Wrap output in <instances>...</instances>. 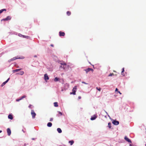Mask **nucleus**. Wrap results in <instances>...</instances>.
Returning <instances> with one entry per match:
<instances>
[{
	"instance_id": "nucleus-1",
	"label": "nucleus",
	"mask_w": 146,
	"mask_h": 146,
	"mask_svg": "<svg viewBox=\"0 0 146 146\" xmlns=\"http://www.w3.org/2000/svg\"><path fill=\"white\" fill-rule=\"evenodd\" d=\"M77 89V86H75L74 88H73L72 90V92H71L70 93V94H73V95L76 94V91Z\"/></svg>"
},
{
	"instance_id": "nucleus-2",
	"label": "nucleus",
	"mask_w": 146,
	"mask_h": 146,
	"mask_svg": "<svg viewBox=\"0 0 146 146\" xmlns=\"http://www.w3.org/2000/svg\"><path fill=\"white\" fill-rule=\"evenodd\" d=\"M24 58L23 57H22V58H20V57L18 58V57H14L12 58L11 59H10V60H9L8 62H10L11 61L14 60H16V59H23Z\"/></svg>"
},
{
	"instance_id": "nucleus-3",
	"label": "nucleus",
	"mask_w": 146,
	"mask_h": 146,
	"mask_svg": "<svg viewBox=\"0 0 146 146\" xmlns=\"http://www.w3.org/2000/svg\"><path fill=\"white\" fill-rule=\"evenodd\" d=\"M44 80L47 82V81L49 79V78L48 74H45L44 75Z\"/></svg>"
},
{
	"instance_id": "nucleus-4",
	"label": "nucleus",
	"mask_w": 146,
	"mask_h": 146,
	"mask_svg": "<svg viewBox=\"0 0 146 146\" xmlns=\"http://www.w3.org/2000/svg\"><path fill=\"white\" fill-rule=\"evenodd\" d=\"M31 114L32 116V117L33 118H34L35 117L36 114L33 110H31Z\"/></svg>"
},
{
	"instance_id": "nucleus-5",
	"label": "nucleus",
	"mask_w": 146,
	"mask_h": 146,
	"mask_svg": "<svg viewBox=\"0 0 146 146\" xmlns=\"http://www.w3.org/2000/svg\"><path fill=\"white\" fill-rule=\"evenodd\" d=\"M60 64L62 65H63V66L62 68H63L64 69H65V68L66 67V63L64 62H62L60 63Z\"/></svg>"
},
{
	"instance_id": "nucleus-6",
	"label": "nucleus",
	"mask_w": 146,
	"mask_h": 146,
	"mask_svg": "<svg viewBox=\"0 0 146 146\" xmlns=\"http://www.w3.org/2000/svg\"><path fill=\"white\" fill-rule=\"evenodd\" d=\"M84 70H85V71H86V73H87L88 72H89L90 71H93V70L91 68H88L87 69H84Z\"/></svg>"
},
{
	"instance_id": "nucleus-7",
	"label": "nucleus",
	"mask_w": 146,
	"mask_h": 146,
	"mask_svg": "<svg viewBox=\"0 0 146 146\" xmlns=\"http://www.w3.org/2000/svg\"><path fill=\"white\" fill-rule=\"evenodd\" d=\"M115 125H117L119 124V122L116 120H113L112 122Z\"/></svg>"
},
{
	"instance_id": "nucleus-8",
	"label": "nucleus",
	"mask_w": 146,
	"mask_h": 146,
	"mask_svg": "<svg viewBox=\"0 0 146 146\" xmlns=\"http://www.w3.org/2000/svg\"><path fill=\"white\" fill-rule=\"evenodd\" d=\"M124 139L126 141H127L128 142L130 143H131V140L130 139H129L128 138H127V136H125V137H124Z\"/></svg>"
},
{
	"instance_id": "nucleus-9",
	"label": "nucleus",
	"mask_w": 146,
	"mask_h": 146,
	"mask_svg": "<svg viewBox=\"0 0 146 146\" xmlns=\"http://www.w3.org/2000/svg\"><path fill=\"white\" fill-rule=\"evenodd\" d=\"M97 118V116L96 115H94L93 116H92L90 118V119L91 120H95Z\"/></svg>"
},
{
	"instance_id": "nucleus-10",
	"label": "nucleus",
	"mask_w": 146,
	"mask_h": 146,
	"mask_svg": "<svg viewBox=\"0 0 146 146\" xmlns=\"http://www.w3.org/2000/svg\"><path fill=\"white\" fill-rule=\"evenodd\" d=\"M11 18L10 16H8L6 18L3 19L2 20H3L4 21H7L10 20Z\"/></svg>"
},
{
	"instance_id": "nucleus-11",
	"label": "nucleus",
	"mask_w": 146,
	"mask_h": 146,
	"mask_svg": "<svg viewBox=\"0 0 146 146\" xmlns=\"http://www.w3.org/2000/svg\"><path fill=\"white\" fill-rule=\"evenodd\" d=\"M10 79V78H8L7 80L6 81H5V82H3L1 84V86L2 87L7 82L9 81V80Z\"/></svg>"
},
{
	"instance_id": "nucleus-12",
	"label": "nucleus",
	"mask_w": 146,
	"mask_h": 146,
	"mask_svg": "<svg viewBox=\"0 0 146 146\" xmlns=\"http://www.w3.org/2000/svg\"><path fill=\"white\" fill-rule=\"evenodd\" d=\"M7 131L8 133V135L9 136L11 134V131L9 128H8L7 129Z\"/></svg>"
},
{
	"instance_id": "nucleus-13",
	"label": "nucleus",
	"mask_w": 146,
	"mask_h": 146,
	"mask_svg": "<svg viewBox=\"0 0 146 146\" xmlns=\"http://www.w3.org/2000/svg\"><path fill=\"white\" fill-rule=\"evenodd\" d=\"M59 35L60 36H64L65 35V33L61 31L59 32Z\"/></svg>"
},
{
	"instance_id": "nucleus-14",
	"label": "nucleus",
	"mask_w": 146,
	"mask_h": 146,
	"mask_svg": "<svg viewBox=\"0 0 146 146\" xmlns=\"http://www.w3.org/2000/svg\"><path fill=\"white\" fill-rule=\"evenodd\" d=\"M21 69H16L15 70H13L12 71V72L13 73H15V72H17L20 70Z\"/></svg>"
},
{
	"instance_id": "nucleus-15",
	"label": "nucleus",
	"mask_w": 146,
	"mask_h": 146,
	"mask_svg": "<svg viewBox=\"0 0 146 146\" xmlns=\"http://www.w3.org/2000/svg\"><path fill=\"white\" fill-rule=\"evenodd\" d=\"M8 118L9 119H13V117L12 115L11 114H9L8 116Z\"/></svg>"
},
{
	"instance_id": "nucleus-16",
	"label": "nucleus",
	"mask_w": 146,
	"mask_h": 146,
	"mask_svg": "<svg viewBox=\"0 0 146 146\" xmlns=\"http://www.w3.org/2000/svg\"><path fill=\"white\" fill-rule=\"evenodd\" d=\"M58 113L59 114H57V116H58V117H59L60 116H61V115H62V112H60V111H58Z\"/></svg>"
},
{
	"instance_id": "nucleus-17",
	"label": "nucleus",
	"mask_w": 146,
	"mask_h": 146,
	"mask_svg": "<svg viewBox=\"0 0 146 146\" xmlns=\"http://www.w3.org/2000/svg\"><path fill=\"white\" fill-rule=\"evenodd\" d=\"M24 73V72L23 71H21L20 72V73H18L17 74H20L21 75H23Z\"/></svg>"
},
{
	"instance_id": "nucleus-18",
	"label": "nucleus",
	"mask_w": 146,
	"mask_h": 146,
	"mask_svg": "<svg viewBox=\"0 0 146 146\" xmlns=\"http://www.w3.org/2000/svg\"><path fill=\"white\" fill-rule=\"evenodd\" d=\"M52 123L51 122H48L47 124V126L48 127H51L52 126Z\"/></svg>"
},
{
	"instance_id": "nucleus-19",
	"label": "nucleus",
	"mask_w": 146,
	"mask_h": 146,
	"mask_svg": "<svg viewBox=\"0 0 146 146\" xmlns=\"http://www.w3.org/2000/svg\"><path fill=\"white\" fill-rule=\"evenodd\" d=\"M57 131H58V132L59 133H61L62 132V130L61 129L59 128H58L57 129Z\"/></svg>"
},
{
	"instance_id": "nucleus-20",
	"label": "nucleus",
	"mask_w": 146,
	"mask_h": 146,
	"mask_svg": "<svg viewBox=\"0 0 146 146\" xmlns=\"http://www.w3.org/2000/svg\"><path fill=\"white\" fill-rule=\"evenodd\" d=\"M59 80V78H58L57 77H56L54 79V81L55 82H57Z\"/></svg>"
},
{
	"instance_id": "nucleus-21",
	"label": "nucleus",
	"mask_w": 146,
	"mask_h": 146,
	"mask_svg": "<svg viewBox=\"0 0 146 146\" xmlns=\"http://www.w3.org/2000/svg\"><path fill=\"white\" fill-rule=\"evenodd\" d=\"M26 97V96L25 95H24L23 96L20 98H20V100H22L24 98H25Z\"/></svg>"
},
{
	"instance_id": "nucleus-22",
	"label": "nucleus",
	"mask_w": 146,
	"mask_h": 146,
	"mask_svg": "<svg viewBox=\"0 0 146 146\" xmlns=\"http://www.w3.org/2000/svg\"><path fill=\"white\" fill-rule=\"evenodd\" d=\"M74 143V141L73 140H71L70 141H69V143H70L71 145H73Z\"/></svg>"
},
{
	"instance_id": "nucleus-23",
	"label": "nucleus",
	"mask_w": 146,
	"mask_h": 146,
	"mask_svg": "<svg viewBox=\"0 0 146 146\" xmlns=\"http://www.w3.org/2000/svg\"><path fill=\"white\" fill-rule=\"evenodd\" d=\"M6 10L5 9H3L0 10V14L2 13L4 11H6Z\"/></svg>"
},
{
	"instance_id": "nucleus-24",
	"label": "nucleus",
	"mask_w": 146,
	"mask_h": 146,
	"mask_svg": "<svg viewBox=\"0 0 146 146\" xmlns=\"http://www.w3.org/2000/svg\"><path fill=\"white\" fill-rule=\"evenodd\" d=\"M54 106L55 107H57L58 106V103L57 102H54Z\"/></svg>"
},
{
	"instance_id": "nucleus-25",
	"label": "nucleus",
	"mask_w": 146,
	"mask_h": 146,
	"mask_svg": "<svg viewBox=\"0 0 146 146\" xmlns=\"http://www.w3.org/2000/svg\"><path fill=\"white\" fill-rule=\"evenodd\" d=\"M111 124L110 123H108V127L110 128H111Z\"/></svg>"
},
{
	"instance_id": "nucleus-26",
	"label": "nucleus",
	"mask_w": 146,
	"mask_h": 146,
	"mask_svg": "<svg viewBox=\"0 0 146 146\" xmlns=\"http://www.w3.org/2000/svg\"><path fill=\"white\" fill-rule=\"evenodd\" d=\"M67 14L68 15H70L71 14V12L69 11H67Z\"/></svg>"
},
{
	"instance_id": "nucleus-27",
	"label": "nucleus",
	"mask_w": 146,
	"mask_h": 146,
	"mask_svg": "<svg viewBox=\"0 0 146 146\" xmlns=\"http://www.w3.org/2000/svg\"><path fill=\"white\" fill-rule=\"evenodd\" d=\"M96 89L98 90L99 91H100L101 90V88H98V87H96Z\"/></svg>"
},
{
	"instance_id": "nucleus-28",
	"label": "nucleus",
	"mask_w": 146,
	"mask_h": 146,
	"mask_svg": "<svg viewBox=\"0 0 146 146\" xmlns=\"http://www.w3.org/2000/svg\"><path fill=\"white\" fill-rule=\"evenodd\" d=\"M114 75L113 73H111L108 76H111Z\"/></svg>"
},
{
	"instance_id": "nucleus-29",
	"label": "nucleus",
	"mask_w": 146,
	"mask_h": 146,
	"mask_svg": "<svg viewBox=\"0 0 146 146\" xmlns=\"http://www.w3.org/2000/svg\"><path fill=\"white\" fill-rule=\"evenodd\" d=\"M124 68H122V70L121 72V75H123V72H124Z\"/></svg>"
},
{
	"instance_id": "nucleus-30",
	"label": "nucleus",
	"mask_w": 146,
	"mask_h": 146,
	"mask_svg": "<svg viewBox=\"0 0 146 146\" xmlns=\"http://www.w3.org/2000/svg\"><path fill=\"white\" fill-rule=\"evenodd\" d=\"M23 37L24 38H29V36H25V35H23Z\"/></svg>"
},
{
	"instance_id": "nucleus-31",
	"label": "nucleus",
	"mask_w": 146,
	"mask_h": 146,
	"mask_svg": "<svg viewBox=\"0 0 146 146\" xmlns=\"http://www.w3.org/2000/svg\"><path fill=\"white\" fill-rule=\"evenodd\" d=\"M21 100L20 99V98L17 99L16 100V101L17 102H19V101Z\"/></svg>"
},
{
	"instance_id": "nucleus-32",
	"label": "nucleus",
	"mask_w": 146,
	"mask_h": 146,
	"mask_svg": "<svg viewBox=\"0 0 146 146\" xmlns=\"http://www.w3.org/2000/svg\"><path fill=\"white\" fill-rule=\"evenodd\" d=\"M82 83H83V84H88V83H86V82H82Z\"/></svg>"
},
{
	"instance_id": "nucleus-33",
	"label": "nucleus",
	"mask_w": 146,
	"mask_h": 146,
	"mask_svg": "<svg viewBox=\"0 0 146 146\" xmlns=\"http://www.w3.org/2000/svg\"><path fill=\"white\" fill-rule=\"evenodd\" d=\"M53 118H50V121H52L53 120Z\"/></svg>"
},
{
	"instance_id": "nucleus-34",
	"label": "nucleus",
	"mask_w": 146,
	"mask_h": 146,
	"mask_svg": "<svg viewBox=\"0 0 146 146\" xmlns=\"http://www.w3.org/2000/svg\"><path fill=\"white\" fill-rule=\"evenodd\" d=\"M19 36H23V35H21V34H19Z\"/></svg>"
},
{
	"instance_id": "nucleus-35",
	"label": "nucleus",
	"mask_w": 146,
	"mask_h": 146,
	"mask_svg": "<svg viewBox=\"0 0 146 146\" xmlns=\"http://www.w3.org/2000/svg\"><path fill=\"white\" fill-rule=\"evenodd\" d=\"M105 112L108 115V116L109 117H110V116H109V115L108 114V113L106 111H105Z\"/></svg>"
},
{
	"instance_id": "nucleus-36",
	"label": "nucleus",
	"mask_w": 146,
	"mask_h": 146,
	"mask_svg": "<svg viewBox=\"0 0 146 146\" xmlns=\"http://www.w3.org/2000/svg\"><path fill=\"white\" fill-rule=\"evenodd\" d=\"M118 91V89L117 88L115 89V91Z\"/></svg>"
},
{
	"instance_id": "nucleus-37",
	"label": "nucleus",
	"mask_w": 146,
	"mask_h": 146,
	"mask_svg": "<svg viewBox=\"0 0 146 146\" xmlns=\"http://www.w3.org/2000/svg\"><path fill=\"white\" fill-rule=\"evenodd\" d=\"M31 106H31V105H30L29 106V108H31Z\"/></svg>"
},
{
	"instance_id": "nucleus-38",
	"label": "nucleus",
	"mask_w": 146,
	"mask_h": 146,
	"mask_svg": "<svg viewBox=\"0 0 146 146\" xmlns=\"http://www.w3.org/2000/svg\"><path fill=\"white\" fill-rule=\"evenodd\" d=\"M78 98H79V99H81V96H79L78 97Z\"/></svg>"
},
{
	"instance_id": "nucleus-39",
	"label": "nucleus",
	"mask_w": 146,
	"mask_h": 146,
	"mask_svg": "<svg viewBox=\"0 0 146 146\" xmlns=\"http://www.w3.org/2000/svg\"><path fill=\"white\" fill-rule=\"evenodd\" d=\"M118 93L120 94H121V93L119 92V91H118Z\"/></svg>"
},
{
	"instance_id": "nucleus-40",
	"label": "nucleus",
	"mask_w": 146,
	"mask_h": 146,
	"mask_svg": "<svg viewBox=\"0 0 146 146\" xmlns=\"http://www.w3.org/2000/svg\"><path fill=\"white\" fill-rule=\"evenodd\" d=\"M34 57H37V56H36V55H34Z\"/></svg>"
},
{
	"instance_id": "nucleus-41",
	"label": "nucleus",
	"mask_w": 146,
	"mask_h": 146,
	"mask_svg": "<svg viewBox=\"0 0 146 146\" xmlns=\"http://www.w3.org/2000/svg\"><path fill=\"white\" fill-rule=\"evenodd\" d=\"M50 46H52V47H53V45L52 44H51L50 45Z\"/></svg>"
},
{
	"instance_id": "nucleus-42",
	"label": "nucleus",
	"mask_w": 146,
	"mask_h": 146,
	"mask_svg": "<svg viewBox=\"0 0 146 146\" xmlns=\"http://www.w3.org/2000/svg\"><path fill=\"white\" fill-rule=\"evenodd\" d=\"M2 132L1 130H0V133H1Z\"/></svg>"
},
{
	"instance_id": "nucleus-43",
	"label": "nucleus",
	"mask_w": 146,
	"mask_h": 146,
	"mask_svg": "<svg viewBox=\"0 0 146 146\" xmlns=\"http://www.w3.org/2000/svg\"><path fill=\"white\" fill-rule=\"evenodd\" d=\"M129 145H130V146H132V145H131V144H130Z\"/></svg>"
},
{
	"instance_id": "nucleus-44",
	"label": "nucleus",
	"mask_w": 146,
	"mask_h": 146,
	"mask_svg": "<svg viewBox=\"0 0 146 146\" xmlns=\"http://www.w3.org/2000/svg\"><path fill=\"white\" fill-rule=\"evenodd\" d=\"M32 139V140H34V138H33Z\"/></svg>"
},
{
	"instance_id": "nucleus-45",
	"label": "nucleus",
	"mask_w": 146,
	"mask_h": 146,
	"mask_svg": "<svg viewBox=\"0 0 146 146\" xmlns=\"http://www.w3.org/2000/svg\"><path fill=\"white\" fill-rule=\"evenodd\" d=\"M60 67H62V66H60Z\"/></svg>"
},
{
	"instance_id": "nucleus-46",
	"label": "nucleus",
	"mask_w": 146,
	"mask_h": 146,
	"mask_svg": "<svg viewBox=\"0 0 146 146\" xmlns=\"http://www.w3.org/2000/svg\"><path fill=\"white\" fill-rule=\"evenodd\" d=\"M68 67H69V66H68Z\"/></svg>"
},
{
	"instance_id": "nucleus-47",
	"label": "nucleus",
	"mask_w": 146,
	"mask_h": 146,
	"mask_svg": "<svg viewBox=\"0 0 146 146\" xmlns=\"http://www.w3.org/2000/svg\"><path fill=\"white\" fill-rule=\"evenodd\" d=\"M145 146H146V144H145Z\"/></svg>"
}]
</instances>
